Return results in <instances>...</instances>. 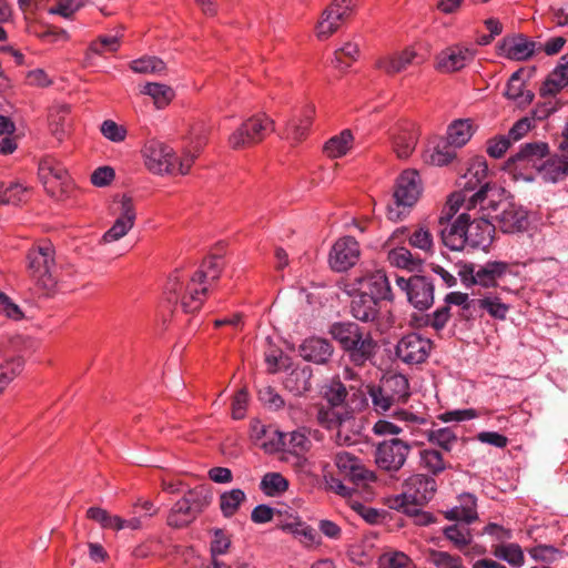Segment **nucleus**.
<instances>
[{"label":"nucleus","instance_id":"nucleus-1","mask_svg":"<svg viewBox=\"0 0 568 568\" xmlns=\"http://www.w3.org/2000/svg\"><path fill=\"white\" fill-rule=\"evenodd\" d=\"M207 135L209 128L204 123L193 124L180 156L166 143L155 139L148 140L141 149L144 166L149 172L158 175H185L190 172L195 159L206 144Z\"/></svg>","mask_w":568,"mask_h":568},{"label":"nucleus","instance_id":"nucleus-2","mask_svg":"<svg viewBox=\"0 0 568 568\" xmlns=\"http://www.w3.org/2000/svg\"><path fill=\"white\" fill-rule=\"evenodd\" d=\"M488 164L483 156H476L470 160L466 173L459 179L458 185L462 192H456L448 199L450 210L457 211L459 206L465 205L470 210L480 204L485 209L487 200V191L489 187Z\"/></svg>","mask_w":568,"mask_h":568},{"label":"nucleus","instance_id":"nucleus-3","mask_svg":"<svg viewBox=\"0 0 568 568\" xmlns=\"http://www.w3.org/2000/svg\"><path fill=\"white\" fill-rule=\"evenodd\" d=\"M329 333L355 366H364L377 352V342L371 333L355 323H335L331 326Z\"/></svg>","mask_w":568,"mask_h":568},{"label":"nucleus","instance_id":"nucleus-4","mask_svg":"<svg viewBox=\"0 0 568 568\" xmlns=\"http://www.w3.org/2000/svg\"><path fill=\"white\" fill-rule=\"evenodd\" d=\"M207 293V286L183 270H174L164 286V296L170 304L180 306L184 313L197 312Z\"/></svg>","mask_w":568,"mask_h":568},{"label":"nucleus","instance_id":"nucleus-5","mask_svg":"<svg viewBox=\"0 0 568 568\" xmlns=\"http://www.w3.org/2000/svg\"><path fill=\"white\" fill-rule=\"evenodd\" d=\"M404 491L388 499L392 509L412 515L417 507L427 504L436 491V480L425 474H414L405 480Z\"/></svg>","mask_w":568,"mask_h":568},{"label":"nucleus","instance_id":"nucleus-6","mask_svg":"<svg viewBox=\"0 0 568 568\" xmlns=\"http://www.w3.org/2000/svg\"><path fill=\"white\" fill-rule=\"evenodd\" d=\"M211 494L204 486L189 489L170 509L166 518L168 526L183 528L192 524L210 505Z\"/></svg>","mask_w":568,"mask_h":568},{"label":"nucleus","instance_id":"nucleus-7","mask_svg":"<svg viewBox=\"0 0 568 568\" xmlns=\"http://www.w3.org/2000/svg\"><path fill=\"white\" fill-rule=\"evenodd\" d=\"M54 266V247L50 242H41L29 250L27 255L29 275L38 286L45 291L52 290L55 285L52 274Z\"/></svg>","mask_w":568,"mask_h":568},{"label":"nucleus","instance_id":"nucleus-8","mask_svg":"<svg viewBox=\"0 0 568 568\" xmlns=\"http://www.w3.org/2000/svg\"><path fill=\"white\" fill-rule=\"evenodd\" d=\"M422 193L420 179L416 171L406 170L397 179L394 191V204L387 207V217L400 220L419 199Z\"/></svg>","mask_w":568,"mask_h":568},{"label":"nucleus","instance_id":"nucleus-9","mask_svg":"<svg viewBox=\"0 0 568 568\" xmlns=\"http://www.w3.org/2000/svg\"><path fill=\"white\" fill-rule=\"evenodd\" d=\"M109 216L113 219L109 227V253L111 243L126 235L134 226L136 209L132 196L128 193H116L109 202Z\"/></svg>","mask_w":568,"mask_h":568},{"label":"nucleus","instance_id":"nucleus-10","mask_svg":"<svg viewBox=\"0 0 568 568\" xmlns=\"http://www.w3.org/2000/svg\"><path fill=\"white\" fill-rule=\"evenodd\" d=\"M274 131L273 120L264 113L248 118L230 136L229 144L232 149H245L263 141Z\"/></svg>","mask_w":568,"mask_h":568},{"label":"nucleus","instance_id":"nucleus-11","mask_svg":"<svg viewBox=\"0 0 568 568\" xmlns=\"http://www.w3.org/2000/svg\"><path fill=\"white\" fill-rule=\"evenodd\" d=\"M38 174L45 190L52 195L58 193L60 197L71 195L73 182L65 168L54 158H43L39 163Z\"/></svg>","mask_w":568,"mask_h":568},{"label":"nucleus","instance_id":"nucleus-12","mask_svg":"<svg viewBox=\"0 0 568 568\" xmlns=\"http://www.w3.org/2000/svg\"><path fill=\"white\" fill-rule=\"evenodd\" d=\"M357 0H334L322 13L315 34L318 40H326L334 34L353 13Z\"/></svg>","mask_w":568,"mask_h":568},{"label":"nucleus","instance_id":"nucleus-13","mask_svg":"<svg viewBox=\"0 0 568 568\" xmlns=\"http://www.w3.org/2000/svg\"><path fill=\"white\" fill-rule=\"evenodd\" d=\"M433 349V342L418 333H408L399 338L395 346L396 357L407 365L426 362Z\"/></svg>","mask_w":568,"mask_h":568},{"label":"nucleus","instance_id":"nucleus-14","mask_svg":"<svg viewBox=\"0 0 568 568\" xmlns=\"http://www.w3.org/2000/svg\"><path fill=\"white\" fill-rule=\"evenodd\" d=\"M347 293L359 292L374 297L376 302L392 301L393 294L389 281L384 271L377 270L356 277L347 285Z\"/></svg>","mask_w":568,"mask_h":568},{"label":"nucleus","instance_id":"nucleus-15","mask_svg":"<svg viewBox=\"0 0 568 568\" xmlns=\"http://www.w3.org/2000/svg\"><path fill=\"white\" fill-rule=\"evenodd\" d=\"M476 54L477 49L473 44H452L437 54L436 69L444 73L460 71L474 61Z\"/></svg>","mask_w":568,"mask_h":568},{"label":"nucleus","instance_id":"nucleus-16","mask_svg":"<svg viewBox=\"0 0 568 568\" xmlns=\"http://www.w3.org/2000/svg\"><path fill=\"white\" fill-rule=\"evenodd\" d=\"M465 217L466 247L486 251L493 243L496 226L491 223L490 215L471 216L463 213Z\"/></svg>","mask_w":568,"mask_h":568},{"label":"nucleus","instance_id":"nucleus-17","mask_svg":"<svg viewBox=\"0 0 568 568\" xmlns=\"http://www.w3.org/2000/svg\"><path fill=\"white\" fill-rule=\"evenodd\" d=\"M410 452V446L400 439H390L381 443L376 447L375 463L386 471L399 470Z\"/></svg>","mask_w":568,"mask_h":568},{"label":"nucleus","instance_id":"nucleus-18","mask_svg":"<svg viewBox=\"0 0 568 568\" xmlns=\"http://www.w3.org/2000/svg\"><path fill=\"white\" fill-rule=\"evenodd\" d=\"M471 282L483 287H496L508 276H517L516 265L503 261H488L477 270L471 267Z\"/></svg>","mask_w":568,"mask_h":568},{"label":"nucleus","instance_id":"nucleus-19","mask_svg":"<svg viewBox=\"0 0 568 568\" xmlns=\"http://www.w3.org/2000/svg\"><path fill=\"white\" fill-rule=\"evenodd\" d=\"M396 283L405 291L409 303L420 311L429 308L434 303V286L424 276H413L408 280L397 277Z\"/></svg>","mask_w":568,"mask_h":568},{"label":"nucleus","instance_id":"nucleus-20","mask_svg":"<svg viewBox=\"0 0 568 568\" xmlns=\"http://www.w3.org/2000/svg\"><path fill=\"white\" fill-rule=\"evenodd\" d=\"M361 248L353 236H343L332 246L328 254V264L335 272H345L359 260Z\"/></svg>","mask_w":568,"mask_h":568},{"label":"nucleus","instance_id":"nucleus-21","mask_svg":"<svg viewBox=\"0 0 568 568\" xmlns=\"http://www.w3.org/2000/svg\"><path fill=\"white\" fill-rule=\"evenodd\" d=\"M334 464L341 475L348 478L357 486L376 480L375 473L367 469L357 456L348 452H337L334 455Z\"/></svg>","mask_w":568,"mask_h":568},{"label":"nucleus","instance_id":"nucleus-22","mask_svg":"<svg viewBox=\"0 0 568 568\" xmlns=\"http://www.w3.org/2000/svg\"><path fill=\"white\" fill-rule=\"evenodd\" d=\"M414 47H406L402 51H394L381 54L375 60V68L387 75H395L405 71L413 63H422Z\"/></svg>","mask_w":568,"mask_h":568},{"label":"nucleus","instance_id":"nucleus-23","mask_svg":"<svg viewBox=\"0 0 568 568\" xmlns=\"http://www.w3.org/2000/svg\"><path fill=\"white\" fill-rule=\"evenodd\" d=\"M317 422L320 425L327 429L337 428L336 443L338 445H348L351 438L343 436L342 430L347 423L353 418L352 413L345 407L337 406H321L317 409Z\"/></svg>","mask_w":568,"mask_h":568},{"label":"nucleus","instance_id":"nucleus-24","mask_svg":"<svg viewBox=\"0 0 568 568\" xmlns=\"http://www.w3.org/2000/svg\"><path fill=\"white\" fill-rule=\"evenodd\" d=\"M498 206L500 212L490 219H495L504 233H517L527 229L528 213L523 206L509 202L499 203Z\"/></svg>","mask_w":568,"mask_h":568},{"label":"nucleus","instance_id":"nucleus-25","mask_svg":"<svg viewBox=\"0 0 568 568\" xmlns=\"http://www.w3.org/2000/svg\"><path fill=\"white\" fill-rule=\"evenodd\" d=\"M535 50L536 43L523 34L507 36L503 38L496 47L499 57L514 61H525L529 59L535 53Z\"/></svg>","mask_w":568,"mask_h":568},{"label":"nucleus","instance_id":"nucleus-26","mask_svg":"<svg viewBox=\"0 0 568 568\" xmlns=\"http://www.w3.org/2000/svg\"><path fill=\"white\" fill-rule=\"evenodd\" d=\"M393 150L399 159H407L414 152L418 141V129L414 123L404 122L392 131Z\"/></svg>","mask_w":568,"mask_h":568},{"label":"nucleus","instance_id":"nucleus-27","mask_svg":"<svg viewBox=\"0 0 568 568\" xmlns=\"http://www.w3.org/2000/svg\"><path fill=\"white\" fill-rule=\"evenodd\" d=\"M445 518L452 521H463L466 525L474 523L478 518L477 498L469 493L459 495L458 505L446 510Z\"/></svg>","mask_w":568,"mask_h":568},{"label":"nucleus","instance_id":"nucleus-28","mask_svg":"<svg viewBox=\"0 0 568 568\" xmlns=\"http://www.w3.org/2000/svg\"><path fill=\"white\" fill-rule=\"evenodd\" d=\"M300 352L304 359L316 364H324L332 357L333 346L325 338L310 337L303 342Z\"/></svg>","mask_w":568,"mask_h":568},{"label":"nucleus","instance_id":"nucleus-29","mask_svg":"<svg viewBox=\"0 0 568 568\" xmlns=\"http://www.w3.org/2000/svg\"><path fill=\"white\" fill-rule=\"evenodd\" d=\"M354 295L351 302L352 315L362 322H373L378 315V302L372 296H367L359 292H352Z\"/></svg>","mask_w":568,"mask_h":568},{"label":"nucleus","instance_id":"nucleus-30","mask_svg":"<svg viewBox=\"0 0 568 568\" xmlns=\"http://www.w3.org/2000/svg\"><path fill=\"white\" fill-rule=\"evenodd\" d=\"M252 432L256 439L267 437L268 440H263L261 446L268 453L278 452L286 449L287 436L285 433L278 432L271 427H265L261 423L256 422L252 425Z\"/></svg>","mask_w":568,"mask_h":568},{"label":"nucleus","instance_id":"nucleus-31","mask_svg":"<svg viewBox=\"0 0 568 568\" xmlns=\"http://www.w3.org/2000/svg\"><path fill=\"white\" fill-rule=\"evenodd\" d=\"M568 85V63L560 61L557 67L548 74L540 88V95L555 97Z\"/></svg>","mask_w":568,"mask_h":568},{"label":"nucleus","instance_id":"nucleus-32","mask_svg":"<svg viewBox=\"0 0 568 568\" xmlns=\"http://www.w3.org/2000/svg\"><path fill=\"white\" fill-rule=\"evenodd\" d=\"M475 130L470 119H457L448 125L447 142L454 148H462L471 139Z\"/></svg>","mask_w":568,"mask_h":568},{"label":"nucleus","instance_id":"nucleus-33","mask_svg":"<svg viewBox=\"0 0 568 568\" xmlns=\"http://www.w3.org/2000/svg\"><path fill=\"white\" fill-rule=\"evenodd\" d=\"M465 217L460 214L450 225L442 230L443 244L452 251L466 248Z\"/></svg>","mask_w":568,"mask_h":568},{"label":"nucleus","instance_id":"nucleus-34","mask_svg":"<svg viewBox=\"0 0 568 568\" xmlns=\"http://www.w3.org/2000/svg\"><path fill=\"white\" fill-rule=\"evenodd\" d=\"M312 368L310 366L296 367L287 375L284 385L295 396L307 393L312 387Z\"/></svg>","mask_w":568,"mask_h":568},{"label":"nucleus","instance_id":"nucleus-35","mask_svg":"<svg viewBox=\"0 0 568 568\" xmlns=\"http://www.w3.org/2000/svg\"><path fill=\"white\" fill-rule=\"evenodd\" d=\"M31 194V189L18 181L0 183V204L18 205L26 202Z\"/></svg>","mask_w":568,"mask_h":568},{"label":"nucleus","instance_id":"nucleus-36","mask_svg":"<svg viewBox=\"0 0 568 568\" xmlns=\"http://www.w3.org/2000/svg\"><path fill=\"white\" fill-rule=\"evenodd\" d=\"M549 153L548 144L545 142L526 143L520 150L509 158V163H527L535 165L537 161L544 159Z\"/></svg>","mask_w":568,"mask_h":568},{"label":"nucleus","instance_id":"nucleus-37","mask_svg":"<svg viewBox=\"0 0 568 568\" xmlns=\"http://www.w3.org/2000/svg\"><path fill=\"white\" fill-rule=\"evenodd\" d=\"M505 95L517 103L519 106H526L534 100V93L525 89V82L519 72H515L509 78Z\"/></svg>","mask_w":568,"mask_h":568},{"label":"nucleus","instance_id":"nucleus-38","mask_svg":"<svg viewBox=\"0 0 568 568\" xmlns=\"http://www.w3.org/2000/svg\"><path fill=\"white\" fill-rule=\"evenodd\" d=\"M418 457L419 467L425 469L432 476H438L449 467L442 453L434 448L420 449Z\"/></svg>","mask_w":568,"mask_h":568},{"label":"nucleus","instance_id":"nucleus-39","mask_svg":"<svg viewBox=\"0 0 568 568\" xmlns=\"http://www.w3.org/2000/svg\"><path fill=\"white\" fill-rule=\"evenodd\" d=\"M354 136L351 130H343L339 134L332 136L325 142L323 152L329 159H337L346 155L353 148Z\"/></svg>","mask_w":568,"mask_h":568},{"label":"nucleus","instance_id":"nucleus-40","mask_svg":"<svg viewBox=\"0 0 568 568\" xmlns=\"http://www.w3.org/2000/svg\"><path fill=\"white\" fill-rule=\"evenodd\" d=\"M493 555L509 564L514 568H520L525 564V555L521 547L516 542L494 544Z\"/></svg>","mask_w":568,"mask_h":568},{"label":"nucleus","instance_id":"nucleus-41","mask_svg":"<svg viewBox=\"0 0 568 568\" xmlns=\"http://www.w3.org/2000/svg\"><path fill=\"white\" fill-rule=\"evenodd\" d=\"M24 367V359L20 355L4 357L0 363V395L7 386L18 377Z\"/></svg>","mask_w":568,"mask_h":568},{"label":"nucleus","instance_id":"nucleus-42","mask_svg":"<svg viewBox=\"0 0 568 568\" xmlns=\"http://www.w3.org/2000/svg\"><path fill=\"white\" fill-rule=\"evenodd\" d=\"M382 386L384 387V393L389 394L393 400L397 403H404L409 397V383L402 374H394L386 377Z\"/></svg>","mask_w":568,"mask_h":568},{"label":"nucleus","instance_id":"nucleus-43","mask_svg":"<svg viewBox=\"0 0 568 568\" xmlns=\"http://www.w3.org/2000/svg\"><path fill=\"white\" fill-rule=\"evenodd\" d=\"M313 108H308L303 116H293L286 124L285 139L300 142L307 134L312 123Z\"/></svg>","mask_w":568,"mask_h":568},{"label":"nucleus","instance_id":"nucleus-44","mask_svg":"<svg viewBox=\"0 0 568 568\" xmlns=\"http://www.w3.org/2000/svg\"><path fill=\"white\" fill-rule=\"evenodd\" d=\"M223 268V261L219 256H210L203 261L200 268L193 273L195 280L206 285L207 287L212 282L220 277Z\"/></svg>","mask_w":568,"mask_h":568},{"label":"nucleus","instance_id":"nucleus-45","mask_svg":"<svg viewBox=\"0 0 568 568\" xmlns=\"http://www.w3.org/2000/svg\"><path fill=\"white\" fill-rule=\"evenodd\" d=\"M540 173L548 182L561 181L568 175V160L565 156L550 158L541 165Z\"/></svg>","mask_w":568,"mask_h":568},{"label":"nucleus","instance_id":"nucleus-46","mask_svg":"<svg viewBox=\"0 0 568 568\" xmlns=\"http://www.w3.org/2000/svg\"><path fill=\"white\" fill-rule=\"evenodd\" d=\"M288 480L276 471L266 473L260 483V489L268 497H280L288 489Z\"/></svg>","mask_w":568,"mask_h":568},{"label":"nucleus","instance_id":"nucleus-47","mask_svg":"<svg viewBox=\"0 0 568 568\" xmlns=\"http://www.w3.org/2000/svg\"><path fill=\"white\" fill-rule=\"evenodd\" d=\"M387 260L390 265L410 272L419 270L422 265V261L418 257H414L410 251L404 246L390 250Z\"/></svg>","mask_w":568,"mask_h":568},{"label":"nucleus","instance_id":"nucleus-48","mask_svg":"<svg viewBox=\"0 0 568 568\" xmlns=\"http://www.w3.org/2000/svg\"><path fill=\"white\" fill-rule=\"evenodd\" d=\"M141 93L151 97L158 109H163L169 105L175 95L171 87L155 82L146 83L142 88Z\"/></svg>","mask_w":568,"mask_h":568},{"label":"nucleus","instance_id":"nucleus-49","mask_svg":"<svg viewBox=\"0 0 568 568\" xmlns=\"http://www.w3.org/2000/svg\"><path fill=\"white\" fill-rule=\"evenodd\" d=\"M456 158L454 146L447 141L437 143L433 149L425 153V161L436 166L449 164Z\"/></svg>","mask_w":568,"mask_h":568},{"label":"nucleus","instance_id":"nucleus-50","mask_svg":"<svg viewBox=\"0 0 568 568\" xmlns=\"http://www.w3.org/2000/svg\"><path fill=\"white\" fill-rule=\"evenodd\" d=\"M443 534L458 550H464L473 541L471 529L467 525L447 526L443 529Z\"/></svg>","mask_w":568,"mask_h":568},{"label":"nucleus","instance_id":"nucleus-51","mask_svg":"<svg viewBox=\"0 0 568 568\" xmlns=\"http://www.w3.org/2000/svg\"><path fill=\"white\" fill-rule=\"evenodd\" d=\"M408 242L414 248H418L426 254L434 252V236L426 224H419L408 235Z\"/></svg>","mask_w":568,"mask_h":568},{"label":"nucleus","instance_id":"nucleus-52","mask_svg":"<svg viewBox=\"0 0 568 568\" xmlns=\"http://www.w3.org/2000/svg\"><path fill=\"white\" fill-rule=\"evenodd\" d=\"M69 108L67 105H54L50 109L49 121L52 133L58 140H62L70 123L68 120Z\"/></svg>","mask_w":568,"mask_h":568},{"label":"nucleus","instance_id":"nucleus-53","mask_svg":"<svg viewBox=\"0 0 568 568\" xmlns=\"http://www.w3.org/2000/svg\"><path fill=\"white\" fill-rule=\"evenodd\" d=\"M130 68L134 73L140 74H162L166 70V64L156 57H142L133 60Z\"/></svg>","mask_w":568,"mask_h":568},{"label":"nucleus","instance_id":"nucleus-54","mask_svg":"<svg viewBox=\"0 0 568 568\" xmlns=\"http://www.w3.org/2000/svg\"><path fill=\"white\" fill-rule=\"evenodd\" d=\"M429 443L440 447L445 452H450L457 443V434L450 427H442L427 432Z\"/></svg>","mask_w":568,"mask_h":568},{"label":"nucleus","instance_id":"nucleus-55","mask_svg":"<svg viewBox=\"0 0 568 568\" xmlns=\"http://www.w3.org/2000/svg\"><path fill=\"white\" fill-rule=\"evenodd\" d=\"M359 54V47L355 42H346L334 52L332 64L339 70H346L352 62L356 61Z\"/></svg>","mask_w":568,"mask_h":568},{"label":"nucleus","instance_id":"nucleus-56","mask_svg":"<svg viewBox=\"0 0 568 568\" xmlns=\"http://www.w3.org/2000/svg\"><path fill=\"white\" fill-rule=\"evenodd\" d=\"M244 500L245 494L239 488L222 494L220 497V508L222 514L225 517L233 516Z\"/></svg>","mask_w":568,"mask_h":568},{"label":"nucleus","instance_id":"nucleus-57","mask_svg":"<svg viewBox=\"0 0 568 568\" xmlns=\"http://www.w3.org/2000/svg\"><path fill=\"white\" fill-rule=\"evenodd\" d=\"M428 561L436 568H467L459 556L436 549L428 550Z\"/></svg>","mask_w":568,"mask_h":568},{"label":"nucleus","instance_id":"nucleus-58","mask_svg":"<svg viewBox=\"0 0 568 568\" xmlns=\"http://www.w3.org/2000/svg\"><path fill=\"white\" fill-rule=\"evenodd\" d=\"M381 568H415L413 560L403 551H387L379 557Z\"/></svg>","mask_w":568,"mask_h":568},{"label":"nucleus","instance_id":"nucleus-59","mask_svg":"<svg viewBox=\"0 0 568 568\" xmlns=\"http://www.w3.org/2000/svg\"><path fill=\"white\" fill-rule=\"evenodd\" d=\"M479 300V308L487 311V313L497 320H505L509 311V306L501 302L497 296H485Z\"/></svg>","mask_w":568,"mask_h":568},{"label":"nucleus","instance_id":"nucleus-60","mask_svg":"<svg viewBox=\"0 0 568 568\" xmlns=\"http://www.w3.org/2000/svg\"><path fill=\"white\" fill-rule=\"evenodd\" d=\"M285 435L287 436L286 449H290L295 454L304 453L310 449L311 440L304 428L286 433Z\"/></svg>","mask_w":568,"mask_h":568},{"label":"nucleus","instance_id":"nucleus-61","mask_svg":"<svg viewBox=\"0 0 568 568\" xmlns=\"http://www.w3.org/2000/svg\"><path fill=\"white\" fill-rule=\"evenodd\" d=\"M84 4V0H58V2L50 7L48 12L50 14H58L64 19H72L74 13L80 10Z\"/></svg>","mask_w":568,"mask_h":568},{"label":"nucleus","instance_id":"nucleus-62","mask_svg":"<svg viewBox=\"0 0 568 568\" xmlns=\"http://www.w3.org/2000/svg\"><path fill=\"white\" fill-rule=\"evenodd\" d=\"M369 395L372 397L374 409L378 413H385L390 409V407L395 404H398L396 400H393L389 394L384 393V387L381 385L379 387H373L369 390Z\"/></svg>","mask_w":568,"mask_h":568},{"label":"nucleus","instance_id":"nucleus-63","mask_svg":"<svg viewBox=\"0 0 568 568\" xmlns=\"http://www.w3.org/2000/svg\"><path fill=\"white\" fill-rule=\"evenodd\" d=\"M231 546V538L224 532L222 529L213 530V539L211 541V556L212 559L216 558L220 555H224L227 552Z\"/></svg>","mask_w":568,"mask_h":568},{"label":"nucleus","instance_id":"nucleus-64","mask_svg":"<svg viewBox=\"0 0 568 568\" xmlns=\"http://www.w3.org/2000/svg\"><path fill=\"white\" fill-rule=\"evenodd\" d=\"M449 318L450 307L444 305L426 316L425 325H428L438 332L446 326Z\"/></svg>","mask_w":568,"mask_h":568}]
</instances>
